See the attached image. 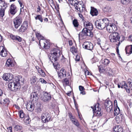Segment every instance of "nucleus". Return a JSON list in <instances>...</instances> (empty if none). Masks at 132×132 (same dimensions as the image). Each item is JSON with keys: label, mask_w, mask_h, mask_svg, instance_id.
Masks as SVG:
<instances>
[{"label": "nucleus", "mask_w": 132, "mask_h": 132, "mask_svg": "<svg viewBox=\"0 0 132 132\" xmlns=\"http://www.w3.org/2000/svg\"><path fill=\"white\" fill-rule=\"evenodd\" d=\"M121 3L125 6H127L132 2V0H120Z\"/></svg>", "instance_id": "31"}, {"label": "nucleus", "mask_w": 132, "mask_h": 132, "mask_svg": "<svg viewBox=\"0 0 132 132\" xmlns=\"http://www.w3.org/2000/svg\"><path fill=\"white\" fill-rule=\"evenodd\" d=\"M76 126L79 127V123L78 121L74 118L72 119L71 121Z\"/></svg>", "instance_id": "37"}, {"label": "nucleus", "mask_w": 132, "mask_h": 132, "mask_svg": "<svg viewBox=\"0 0 132 132\" xmlns=\"http://www.w3.org/2000/svg\"><path fill=\"white\" fill-rule=\"evenodd\" d=\"M111 10V8L109 6H106L103 9V11L104 13H109L110 12Z\"/></svg>", "instance_id": "36"}, {"label": "nucleus", "mask_w": 132, "mask_h": 132, "mask_svg": "<svg viewBox=\"0 0 132 132\" xmlns=\"http://www.w3.org/2000/svg\"><path fill=\"white\" fill-rule=\"evenodd\" d=\"M12 75L10 73H4L3 77V79L5 81H9L12 78Z\"/></svg>", "instance_id": "17"}, {"label": "nucleus", "mask_w": 132, "mask_h": 132, "mask_svg": "<svg viewBox=\"0 0 132 132\" xmlns=\"http://www.w3.org/2000/svg\"><path fill=\"white\" fill-rule=\"evenodd\" d=\"M93 109L94 115L95 116H100L102 114L101 112V109L100 108L99 104L98 103L94 105V107L91 106Z\"/></svg>", "instance_id": "5"}, {"label": "nucleus", "mask_w": 132, "mask_h": 132, "mask_svg": "<svg viewBox=\"0 0 132 132\" xmlns=\"http://www.w3.org/2000/svg\"><path fill=\"white\" fill-rule=\"evenodd\" d=\"M31 121L30 119L29 118V117H25L24 119V123L26 124H29L30 122Z\"/></svg>", "instance_id": "40"}, {"label": "nucleus", "mask_w": 132, "mask_h": 132, "mask_svg": "<svg viewBox=\"0 0 132 132\" xmlns=\"http://www.w3.org/2000/svg\"><path fill=\"white\" fill-rule=\"evenodd\" d=\"M14 128L15 130L19 132L22 129V127L21 126L17 125L15 126Z\"/></svg>", "instance_id": "39"}, {"label": "nucleus", "mask_w": 132, "mask_h": 132, "mask_svg": "<svg viewBox=\"0 0 132 132\" xmlns=\"http://www.w3.org/2000/svg\"><path fill=\"white\" fill-rule=\"evenodd\" d=\"M122 39H121V40H119V41H118V44H116V45H118V46H119L120 44V43L122 42V41H123L125 39V37L124 36H122Z\"/></svg>", "instance_id": "50"}, {"label": "nucleus", "mask_w": 132, "mask_h": 132, "mask_svg": "<svg viewBox=\"0 0 132 132\" xmlns=\"http://www.w3.org/2000/svg\"><path fill=\"white\" fill-rule=\"evenodd\" d=\"M36 37L37 38L38 40L40 39H43L42 38H43V37L41 36L39 33H36Z\"/></svg>", "instance_id": "48"}, {"label": "nucleus", "mask_w": 132, "mask_h": 132, "mask_svg": "<svg viewBox=\"0 0 132 132\" xmlns=\"http://www.w3.org/2000/svg\"><path fill=\"white\" fill-rule=\"evenodd\" d=\"M72 23L75 27H78L79 24L77 20L76 19H74Z\"/></svg>", "instance_id": "38"}, {"label": "nucleus", "mask_w": 132, "mask_h": 132, "mask_svg": "<svg viewBox=\"0 0 132 132\" xmlns=\"http://www.w3.org/2000/svg\"><path fill=\"white\" fill-rule=\"evenodd\" d=\"M37 111L38 113L42 111V109L40 107H38L37 108Z\"/></svg>", "instance_id": "53"}, {"label": "nucleus", "mask_w": 132, "mask_h": 132, "mask_svg": "<svg viewBox=\"0 0 132 132\" xmlns=\"http://www.w3.org/2000/svg\"><path fill=\"white\" fill-rule=\"evenodd\" d=\"M62 83L64 86L69 85V81L68 78H65L62 80Z\"/></svg>", "instance_id": "34"}, {"label": "nucleus", "mask_w": 132, "mask_h": 132, "mask_svg": "<svg viewBox=\"0 0 132 132\" xmlns=\"http://www.w3.org/2000/svg\"><path fill=\"white\" fill-rule=\"evenodd\" d=\"M84 25L85 27V28L87 29L88 31H91L93 29V26L91 23L87 22L84 23Z\"/></svg>", "instance_id": "16"}, {"label": "nucleus", "mask_w": 132, "mask_h": 132, "mask_svg": "<svg viewBox=\"0 0 132 132\" xmlns=\"http://www.w3.org/2000/svg\"><path fill=\"white\" fill-rule=\"evenodd\" d=\"M85 74L86 76L88 75H91V73L89 72V71L87 70L85 72Z\"/></svg>", "instance_id": "55"}, {"label": "nucleus", "mask_w": 132, "mask_h": 132, "mask_svg": "<svg viewBox=\"0 0 132 132\" xmlns=\"http://www.w3.org/2000/svg\"><path fill=\"white\" fill-rule=\"evenodd\" d=\"M78 11H79L80 12H82L83 10L85 9V8L82 6V5L80 3L79 4V6H78Z\"/></svg>", "instance_id": "43"}, {"label": "nucleus", "mask_w": 132, "mask_h": 132, "mask_svg": "<svg viewBox=\"0 0 132 132\" xmlns=\"http://www.w3.org/2000/svg\"><path fill=\"white\" fill-rule=\"evenodd\" d=\"M70 51L72 53H76L77 52V50L74 47H72L70 49Z\"/></svg>", "instance_id": "46"}, {"label": "nucleus", "mask_w": 132, "mask_h": 132, "mask_svg": "<svg viewBox=\"0 0 132 132\" xmlns=\"http://www.w3.org/2000/svg\"><path fill=\"white\" fill-rule=\"evenodd\" d=\"M19 114L20 118H23L24 117V114L22 110H21L19 111Z\"/></svg>", "instance_id": "42"}, {"label": "nucleus", "mask_w": 132, "mask_h": 132, "mask_svg": "<svg viewBox=\"0 0 132 132\" xmlns=\"http://www.w3.org/2000/svg\"><path fill=\"white\" fill-rule=\"evenodd\" d=\"M105 106L107 108H109L110 111L111 112L112 110V103L110 101H107L105 103Z\"/></svg>", "instance_id": "19"}, {"label": "nucleus", "mask_w": 132, "mask_h": 132, "mask_svg": "<svg viewBox=\"0 0 132 132\" xmlns=\"http://www.w3.org/2000/svg\"><path fill=\"white\" fill-rule=\"evenodd\" d=\"M31 100L33 103H35L38 101V95L36 92L32 93L31 94Z\"/></svg>", "instance_id": "12"}, {"label": "nucleus", "mask_w": 132, "mask_h": 132, "mask_svg": "<svg viewBox=\"0 0 132 132\" xmlns=\"http://www.w3.org/2000/svg\"><path fill=\"white\" fill-rule=\"evenodd\" d=\"M18 2L20 5V6L21 7L20 8V12H21L22 11V9H23L24 7V6L22 4V3L21 2V1L20 0H19Z\"/></svg>", "instance_id": "49"}, {"label": "nucleus", "mask_w": 132, "mask_h": 132, "mask_svg": "<svg viewBox=\"0 0 132 132\" xmlns=\"http://www.w3.org/2000/svg\"><path fill=\"white\" fill-rule=\"evenodd\" d=\"M36 68L37 71L39 75L43 77H44L46 76V74L43 70L38 66H36Z\"/></svg>", "instance_id": "20"}, {"label": "nucleus", "mask_w": 132, "mask_h": 132, "mask_svg": "<svg viewBox=\"0 0 132 132\" xmlns=\"http://www.w3.org/2000/svg\"><path fill=\"white\" fill-rule=\"evenodd\" d=\"M0 100V103L1 104H5L8 105L10 102V101L8 98H2V97L1 98Z\"/></svg>", "instance_id": "26"}, {"label": "nucleus", "mask_w": 132, "mask_h": 132, "mask_svg": "<svg viewBox=\"0 0 132 132\" xmlns=\"http://www.w3.org/2000/svg\"><path fill=\"white\" fill-rule=\"evenodd\" d=\"M40 46L45 49H48L50 47L49 42L45 39H40L39 41Z\"/></svg>", "instance_id": "6"}, {"label": "nucleus", "mask_w": 132, "mask_h": 132, "mask_svg": "<svg viewBox=\"0 0 132 132\" xmlns=\"http://www.w3.org/2000/svg\"><path fill=\"white\" fill-rule=\"evenodd\" d=\"M122 84H123V87L126 90L127 92L128 93H129L130 92V90L129 87V86H128L125 82H122Z\"/></svg>", "instance_id": "30"}, {"label": "nucleus", "mask_w": 132, "mask_h": 132, "mask_svg": "<svg viewBox=\"0 0 132 132\" xmlns=\"http://www.w3.org/2000/svg\"><path fill=\"white\" fill-rule=\"evenodd\" d=\"M106 27V30L110 33H113L117 30V27L113 23L108 24Z\"/></svg>", "instance_id": "10"}, {"label": "nucleus", "mask_w": 132, "mask_h": 132, "mask_svg": "<svg viewBox=\"0 0 132 132\" xmlns=\"http://www.w3.org/2000/svg\"><path fill=\"white\" fill-rule=\"evenodd\" d=\"M91 8L90 14L92 16H97L98 14V13L96 9L93 7H91Z\"/></svg>", "instance_id": "21"}, {"label": "nucleus", "mask_w": 132, "mask_h": 132, "mask_svg": "<svg viewBox=\"0 0 132 132\" xmlns=\"http://www.w3.org/2000/svg\"><path fill=\"white\" fill-rule=\"evenodd\" d=\"M40 82L42 83H46V81L43 78H40Z\"/></svg>", "instance_id": "59"}, {"label": "nucleus", "mask_w": 132, "mask_h": 132, "mask_svg": "<svg viewBox=\"0 0 132 132\" xmlns=\"http://www.w3.org/2000/svg\"><path fill=\"white\" fill-rule=\"evenodd\" d=\"M3 94V91L2 90L0 89V100H1V98L2 96V95Z\"/></svg>", "instance_id": "61"}, {"label": "nucleus", "mask_w": 132, "mask_h": 132, "mask_svg": "<svg viewBox=\"0 0 132 132\" xmlns=\"http://www.w3.org/2000/svg\"><path fill=\"white\" fill-rule=\"evenodd\" d=\"M35 19L36 20H38L42 22H43V19L42 17V16L40 15H38L35 17Z\"/></svg>", "instance_id": "41"}, {"label": "nucleus", "mask_w": 132, "mask_h": 132, "mask_svg": "<svg viewBox=\"0 0 132 132\" xmlns=\"http://www.w3.org/2000/svg\"><path fill=\"white\" fill-rule=\"evenodd\" d=\"M13 22L15 28L17 29L22 22V19L21 16L18 15L13 20Z\"/></svg>", "instance_id": "9"}, {"label": "nucleus", "mask_w": 132, "mask_h": 132, "mask_svg": "<svg viewBox=\"0 0 132 132\" xmlns=\"http://www.w3.org/2000/svg\"><path fill=\"white\" fill-rule=\"evenodd\" d=\"M126 52L127 54L129 55L132 53V45L127 46L125 48Z\"/></svg>", "instance_id": "24"}, {"label": "nucleus", "mask_w": 132, "mask_h": 132, "mask_svg": "<svg viewBox=\"0 0 132 132\" xmlns=\"http://www.w3.org/2000/svg\"><path fill=\"white\" fill-rule=\"evenodd\" d=\"M37 79L35 76L31 77L30 78V83L32 85H34L36 84L37 82Z\"/></svg>", "instance_id": "29"}, {"label": "nucleus", "mask_w": 132, "mask_h": 132, "mask_svg": "<svg viewBox=\"0 0 132 132\" xmlns=\"http://www.w3.org/2000/svg\"><path fill=\"white\" fill-rule=\"evenodd\" d=\"M51 95L45 92L42 97V100L44 102L49 101L51 98Z\"/></svg>", "instance_id": "13"}, {"label": "nucleus", "mask_w": 132, "mask_h": 132, "mask_svg": "<svg viewBox=\"0 0 132 132\" xmlns=\"http://www.w3.org/2000/svg\"><path fill=\"white\" fill-rule=\"evenodd\" d=\"M109 21L107 18L101 19L98 20L94 22L96 28L99 29H104L107 25L109 24Z\"/></svg>", "instance_id": "3"}, {"label": "nucleus", "mask_w": 132, "mask_h": 132, "mask_svg": "<svg viewBox=\"0 0 132 132\" xmlns=\"http://www.w3.org/2000/svg\"><path fill=\"white\" fill-rule=\"evenodd\" d=\"M28 27V24L26 22H24L21 25L19 31L21 32H23L26 31Z\"/></svg>", "instance_id": "18"}, {"label": "nucleus", "mask_w": 132, "mask_h": 132, "mask_svg": "<svg viewBox=\"0 0 132 132\" xmlns=\"http://www.w3.org/2000/svg\"><path fill=\"white\" fill-rule=\"evenodd\" d=\"M58 77L62 78L66 76V70L64 68H62L59 71L57 72Z\"/></svg>", "instance_id": "14"}, {"label": "nucleus", "mask_w": 132, "mask_h": 132, "mask_svg": "<svg viewBox=\"0 0 132 132\" xmlns=\"http://www.w3.org/2000/svg\"><path fill=\"white\" fill-rule=\"evenodd\" d=\"M7 55V51L4 49L0 55L3 57H6Z\"/></svg>", "instance_id": "44"}, {"label": "nucleus", "mask_w": 132, "mask_h": 132, "mask_svg": "<svg viewBox=\"0 0 132 132\" xmlns=\"http://www.w3.org/2000/svg\"><path fill=\"white\" fill-rule=\"evenodd\" d=\"M41 118L42 121L44 123L51 121L52 120L51 115L47 112L43 113L42 114Z\"/></svg>", "instance_id": "8"}, {"label": "nucleus", "mask_w": 132, "mask_h": 132, "mask_svg": "<svg viewBox=\"0 0 132 132\" xmlns=\"http://www.w3.org/2000/svg\"><path fill=\"white\" fill-rule=\"evenodd\" d=\"M69 114H70L69 117H70V118L71 121L72 120V119H73L74 118H75L74 117H73L72 116V114L71 113H70Z\"/></svg>", "instance_id": "62"}, {"label": "nucleus", "mask_w": 132, "mask_h": 132, "mask_svg": "<svg viewBox=\"0 0 132 132\" xmlns=\"http://www.w3.org/2000/svg\"><path fill=\"white\" fill-rule=\"evenodd\" d=\"M83 47L85 49L92 51L93 49V44L89 42H85L83 45Z\"/></svg>", "instance_id": "11"}, {"label": "nucleus", "mask_w": 132, "mask_h": 132, "mask_svg": "<svg viewBox=\"0 0 132 132\" xmlns=\"http://www.w3.org/2000/svg\"><path fill=\"white\" fill-rule=\"evenodd\" d=\"M79 89L80 91H84L85 90L84 87L81 86H79Z\"/></svg>", "instance_id": "52"}, {"label": "nucleus", "mask_w": 132, "mask_h": 132, "mask_svg": "<svg viewBox=\"0 0 132 132\" xmlns=\"http://www.w3.org/2000/svg\"><path fill=\"white\" fill-rule=\"evenodd\" d=\"M128 39L132 42V36H130L129 37Z\"/></svg>", "instance_id": "64"}, {"label": "nucleus", "mask_w": 132, "mask_h": 132, "mask_svg": "<svg viewBox=\"0 0 132 132\" xmlns=\"http://www.w3.org/2000/svg\"><path fill=\"white\" fill-rule=\"evenodd\" d=\"M114 131V132H122L123 129L121 126L117 125L113 128Z\"/></svg>", "instance_id": "22"}, {"label": "nucleus", "mask_w": 132, "mask_h": 132, "mask_svg": "<svg viewBox=\"0 0 132 132\" xmlns=\"http://www.w3.org/2000/svg\"><path fill=\"white\" fill-rule=\"evenodd\" d=\"M6 65L8 67H13L14 64L13 63V61L11 59H8L7 60Z\"/></svg>", "instance_id": "25"}, {"label": "nucleus", "mask_w": 132, "mask_h": 132, "mask_svg": "<svg viewBox=\"0 0 132 132\" xmlns=\"http://www.w3.org/2000/svg\"><path fill=\"white\" fill-rule=\"evenodd\" d=\"M80 3L78 2L77 3H76L74 6H75V9L78 10V6H79V4H80Z\"/></svg>", "instance_id": "51"}, {"label": "nucleus", "mask_w": 132, "mask_h": 132, "mask_svg": "<svg viewBox=\"0 0 132 132\" xmlns=\"http://www.w3.org/2000/svg\"><path fill=\"white\" fill-rule=\"evenodd\" d=\"M37 10V12H40L41 11L40 7L39 6H38Z\"/></svg>", "instance_id": "60"}, {"label": "nucleus", "mask_w": 132, "mask_h": 132, "mask_svg": "<svg viewBox=\"0 0 132 132\" xmlns=\"http://www.w3.org/2000/svg\"><path fill=\"white\" fill-rule=\"evenodd\" d=\"M114 113L115 116L121 114L120 113V110L118 106H116L114 108Z\"/></svg>", "instance_id": "32"}, {"label": "nucleus", "mask_w": 132, "mask_h": 132, "mask_svg": "<svg viewBox=\"0 0 132 132\" xmlns=\"http://www.w3.org/2000/svg\"><path fill=\"white\" fill-rule=\"evenodd\" d=\"M26 108L29 111H32L34 108V105L33 104H28L26 106Z\"/></svg>", "instance_id": "33"}, {"label": "nucleus", "mask_w": 132, "mask_h": 132, "mask_svg": "<svg viewBox=\"0 0 132 132\" xmlns=\"http://www.w3.org/2000/svg\"><path fill=\"white\" fill-rule=\"evenodd\" d=\"M92 61H93L94 62H96L98 61V59H97L96 57H94L92 59Z\"/></svg>", "instance_id": "58"}, {"label": "nucleus", "mask_w": 132, "mask_h": 132, "mask_svg": "<svg viewBox=\"0 0 132 132\" xmlns=\"http://www.w3.org/2000/svg\"><path fill=\"white\" fill-rule=\"evenodd\" d=\"M101 61L103 64L105 66L107 65L110 62V61L107 59H102Z\"/></svg>", "instance_id": "35"}, {"label": "nucleus", "mask_w": 132, "mask_h": 132, "mask_svg": "<svg viewBox=\"0 0 132 132\" xmlns=\"http://www.w3.org/2000/svg\"><path fill=\"white\" fill-rule=\"evenodd\" d=\"M93 36V34L91 31H88L87 29L84 28L79 34V39L82 40L86 39L87 36L92 37Z\"/></svg>", "instance_id": "4"}, {"label": "nucleus", "mask_w": 132, "mask_h": 132, "mask_svg": "<svg viewBox=\"0 0 132 132\" xmlns=\"http://www.w3.org/2000/svg\"><path fill=\"white\" fill-rule=\"evenodd\" d=\"M78 0H70V3L72 5H74L78 2Z\"/></svg>", "instance_id": "47"}, {"label": "nucleus", "mask_w": 132, "mask_h": 132, "mask_svg": "<svg viewBox=\"0 0 132 132\" xmlns=\"http://www.w3.org/2000/svg\"><path fill=\"white\" fill-rule=\"evenodd\" d=\"M123 118V116L121 114L116 115L115 119L117 122L118 123H121Z\"/></svg>", "instance_id": "23"}, {"label": "nucleus", "mask_w": 132, "mask_h": 132, "mask_svg": "<svg viewBox=\"0 0 132 132\" xmlns=\"http://www.w3.org/2000/svg\"><path fill=\"white\" fill-rule=\"evenodd\" d=\"M61 54V52L59 50L54 49V51L51 53V56L49 55V59L53 63L54 68H56L58 65L57 62V59L60 57Z\"/></svg>", "instance_id": "1"}, {"label": "nucleus", "mask_w": 132, "mask_h": 132, "mask_svg": "<svg viewBox=\"0 0 132 132\" xmlns=\"http://www.w3.org/2000/svg\"><path fill=\"white\" fill-rule=\"evenodd\" d=\"M7 7L6 4L3 5V7L1 8L0 10V16L3 17L5 14V9Z\"/></svg>", "instance_id": "28"}, {"label": "nucleus", "mask_w": 132, "mask_h": 132, "mask_svg": "<svg viewBox=\"0 0 132 132\" xmlns=\"http://www.w3.org/2000/svg\"><path fill=\"white\" fill-rule=\"evenodd\" d=\"M17 12L16 7L14 4H12L10 7L9 12L12 15H14Z\"/></svg>", "instance_id": "15"}, {"label": "nucleus", "mask_w": 132, "mask_h": 132, "mask_svg": "<svg viewBox=\"0 0 132 132\" xmlns=\"http://www.w3.org/2000/svg\"><path fill=\"white\" fill-rule=\"evenodd\" d=\"M109 38L110 41L112 42H114L119 41L120 37L118 34L117 32H114L111 34L109 36Z\"/></svg>", "instance_id": "7"}, {"label": "nucleus", "mask_w": 132, "mask_h": 132, "mask_svg": "<svg viewBox=\"0 0 132 132\" xmlns=\"http://www.w3.org/2000/svg\"><path fill=\"white\" fill-rule=\"evenodd\" d=\"M4 49L3 46H0V55L1 54L3 51L4 50Z\"/></svg>", "instance_id": "56"}, {"label": "nucleus", "mask_w": 132, "mask_h": 132, "mask_svg": "<svg viewBox=\"0 0 132 132\" xmlns=\"http://www.w3.org/2000/svg\"><path fill=\"white\" fill-rule=\"evenodd\" d=\"M68 43L70 46H71L72 45L73 43L72 41L71 40H69L68 41Z\"/></svg>", "instance_id": "63"}, {"label": "nucleus", "mask_w": 132, "mask_h": 132, "mask_svg": "<svg viewBox=\"0 0 132 132\" xmlns=\"http://www.w3.org/2000/svg\"><path fill=\"white\" fill-rule=\"evenodd\" d=\"M128 82L129 85L130 90H132V80L131 79H128Z\"/></svg>", "instance_id": "45"}, {"label": "nucleus", "mask_w": 132, "mask_h": 132, "mask_svg": "<svg viewBox=\"0 0 132 132\" xmlns=\"http://www.w3.org/2000/svg\"><path fill=\"white\" fill-rule=\"evenodd\" d=\"M17 78L13 79V81L9 83L8 85L9 88L12 91H18L20 88V80Z\"/></svg>", "instance_id": "2"}, {"label": "nucleus", "mask_w": 132, "mask_h": 132, "mask_svg": "<svg viewBox=\"0 0 132 132\" xmlns=\"http://www.w3.org/2000/svg\"><path fill=\"white\" fill-rule=\"evenodd\" d=\"M7 132H12V127H10L7 128Z\"/></svg>", "instance_id": "54"}, {"label": "nucleus", "mask_w": 132, "mask_h": 132, "mask_svg": "<svg viewBox=\"0 0 132 132\" xmlns=\"http://www.w3.org/2000/svg\"><path fill=\"white\" fill-rule=\"evenodd\" d=\"M10 37L13 40H17L19 42H20L21 40V38L18 36H15L12 34L10 35Z\"/></svg>", "instance_id": "27"}, {"label": "nucleus", "mask_w": 132, "mask_h": 132, "mask_svg": "<svg viewBox=\"0 0 132 132\" xmlns=\"http://www.w3.org/2000/svg\"><path fill=\"white\" fill-rule=\"evenodd\" d=\"M76 61H78L80 60V57L79 55H77L75 59Z\"/></svg>", "instance_id": "57"}]
</instances>
